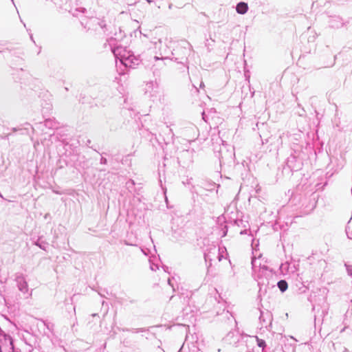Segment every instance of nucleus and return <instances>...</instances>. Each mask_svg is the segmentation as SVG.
Wrapping results in <instances>:
<instances>
[{"mask_svg":"<svg viewBox=\"0 0 352 352\" xmlns=\"http://www.w3.org/2000/svg\"><path fill=\"white\" fill-rule=\"evenodd\" d=\"M248 8V7L247 3L241 2L237 4L236 9L238 13L243 14L247 12Z\"/></svg>","mask_w":352,"mask_h":352,"instance_id":"obj_1","label":"nucleus"},{"mask_svg":"<svg viewBox=\"0 0 352 352\" xmlns=\"http://www.w3.org/2000/svg\"><path fill=\"white\" fill-rule=\"evenodd\" d=\"M256 341L258 346L262 347L263 349L265 347V342L263 340L256 338Z\"/></svg>","mask_w":352,"mask_h":352,"instance_id":"obj_4","label":"nucleus"},{"mask_svg":"<svg viewBox=\"0 0 352 352\" xmlns=\"http://www.w3.org/2000/svg\"><path fill=\"white\" fill-rule=\"evenodd\" d=\"M278 287L281 292H285L287 290L288 285L285 280H281L278 283Z\"/></svg>","mask_w":352,"mask_h":352,"instance_id":"obj_2","label":"nucleus"},{"mask_svg":"<svg viewBox=\"0 0 352 352\" xmlns=\"http://www.w3.org/2000/svg\"><path fill=\"white\" fill-rule=\"evenodd\" d=\"M0 350L1 352H13V346L11 342L10 345L6 348L3 345H0Z\"/></svg>","mask_w":352,"mask_h":352,"instance_id":"obj_3","label":"nucleus"}]
</instances>
